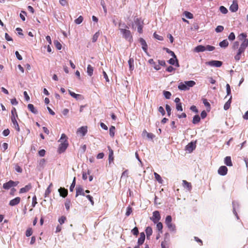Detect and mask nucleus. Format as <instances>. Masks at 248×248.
Segmentation results:
<instances>
[{
	"mask_svg": "<svg viewBox=\"0 0 248 248\" xmlns=\"http://www.w3.org/2000/svg\"><path fill=\"white\" fill-rule=\"evenodd\" d=\"M93 68L91 65H88L87 66V72L90 76H92L93 74Z\"/></svg>",
	"mask_w": 248,
	"mask_h": 248,
	"instance_id": "nucleus-32",
	"label": "nucleus"
},
{
	"mask_svg": "<svg viewBox=\"0 0 248 248\" xmlns=\"http://www.w3.org/2000/svg\"><path fill=\"white\" fill-rule=\"evenodd\" d=\"M205 47V50H208L209 51H211L214 50L215 49V47L213 46L207 45Z\"/></svg>",
	"mask_w": 248,
	"mask_h": 248,
	"instance_id": "nucleus-56",
	"label": "nucleus"
},
{
	"mask_svg": "<svg viewBox=\"0 0 248 248\" xmlns=\"http://www.w3.org/2000/svg\"><path fill=\"white\" fill-rule=\"evenodd\" d=\"M115 127L114 126H111L109 128V135L111 137H113L115 135Z\"/></svg>",
	"mask_w": 248,
	"mask_h": 248,
	"instance_id": "nucleus-39",
	"label": "nucleus"
},
{
	"mask_svg": "<svg viewBox=\"0 0 248 248\" xmlns=\"http://www.w3.org/2000/svg\"><path fill=\"white\" fill-rule=\"evenodd\" d=\"M18 117H16V116L11 117V121L13 124V127L15 128V129L17 131L19 132L20 129L18 124L17 122L16 119Z\"/></svg>",
	"mask_w": 248,
	"mask_h": 248,
	"instance_id": "nucleus-8",
	"label": "nucleus"
},
{
	"mask_svg": "<svg viewBox=\"0 0 248 248\" xmlns=\"http://www.w3.org/2000/svg\"><path fill=\"white\" fill-rule=\"evenodd\" d=\"M78 195L85 196L84 189L80 186H78L76 187V197H77Z\"/></svg>",
	"mask_w": 248,
	"mask_h": 248,
	"instance_id": "nucleus-18",
	"label": "nucleus"
},
{
	"mask_svg": "<svg viewBox=\"0 0 248 248\" xmlns=\"http://www.w3.org/2000/svg\"><path fill=\"white\" fill-rule=\"evenodd\" d=\"M165 108L168 116H170L171 114V108L170 106L169 105L167 104L166 105Z\"/></svg>",
	"mask_w": 248,
	"mask_h": 248,
	"instance_id": "nucleus-57",
	"label": "nucleus"
},
{
	"mask_svg": "<svg viewBox=\"0 0 248 248\" xmlns=\"http://www.w3.org/2000/svg\"><path fill=\"white\" fill-rule=\"evenodd\" d=\"M71 205V202L69 200L67 199L65 202V206L67 211H68L70 209V207Z\"/></svg>",
	"mask_w": 248,
	"mask_h": 248,
	"instance_id": "nucleus-48",
	"label": "nucleus"
},
{
	"mask_svg": "<svg viewBox=\"0 0 248 248\" xmlns=\"http://www.w3.org/2000/svg\"><path fill=\"white\" fill-rule=\"evenodd\" d=\"M54 44L56 47L58 49L60 50L62 49V45L57 40H55L54 41Z\"/></svg>",
	"mask_w": 248,
	"mask_h": 248,
	"instance_id": "nucleus-42",
	"label": "nucleus"
},
{
	"mask_svg": "<svg viewBox=\"0 0 248 248\" xmlns=\"http://www.w3.org/2000/svg\"><path fill=\"white\" fill-rule=\"evenodd\" d=\"M83 20V17L81 16H80L78 18L75 19V22L77 24H79L81 23H82Z\"/></svg>",
	"mask_w": 248,
	"mask_h": 248,
	"instance_id": "nucleus-46",
	"label": "nucleus"
},
{
	"mask_svg": "<svg viewBox=\"0 0 248 248\" xmlns=\"http://www.w3.org/2000/svg\"><path fill=\"white\" fill-rule=\"evenodd\" d=\"M232 205H233V213L238 218V215H237V214L236 211L235 207H236V206H238V204L237 202H233Z\"/></svg>",
	"mask_w": 248,
	"mask_h": 248,
	"instance_id": "nucleus-40",
	"label": "nucleus"
},
{
	"mask_svg": "<svg viewBox=\"0 0 248 248\" xmlns=\"http://www.w3.org/2000/svg\"><path fill=\"white\" fill-rule=\"evenodd\" d=\"M87 132V127L82 126L79 128L77 130V133L81 134L82 136H84Z\"/></svg>",
	"mask_w": 248,
	"mask_h": 248,
	"instance_id": "nucleus-14",
	"label": "nucleus"
},
{
	"mask_svg": "<svg viewBox=\"0 0 248 248\" xmlns=\"http://www.w3.org/2000/svg\"><path fill=\"white\" fill-rule=\"evenodd\" d=\"M15 170L19 173H21L22 172V168L18 165H16L15 166Z\"/></svg>",
	"mask_w": 248,
	"mask_h": 248,
	"instance_id": "nucleus-64",
	"label": "nucleus"
},
{
	"mask_svg": "<svg viewBox=\"0 0 248 248\" xmlns=\"http://www.w3.org/2000/svg\"><path fill=\"white\" fill-rule=\"evenodd\" d=\"M21 201V198L19 197H17L15 198V199L11 200L9 202V204L11 206H14L15 205H17L20 203Z\"/></svg>",
	"mask_w": 248,
	"mask_h": 248,
	"instance_id": "nucleus-10",
	"label": "nucleus"
},
{
	"mask_svg": "<svg viewBox=\"0 0 248 248\" xmlns=\"http://www.w3.org/2000/svg\"><path fill=\"white\" fill-rule=\"evenodd\" d=\"M132 212V209L130 207H128L127 208L126 212L125 213V215L126 216H129L131 213Z\"/></svg>",
	"mask_w": 248,
	"mask_h": 248,
	"instance_id": "nucleus-60",
	"label": "nucleus"
},
{
	"mask_svg": "<svg viewBox=\"0 0 248 248\" xmlns=\"http://www.w3.org/2000/svg\"><path fill=\"white\" fill-rule=\"evenodd\" d=\"M161 219L159 212L155 211L153 213V216L150 217V219L155 223H157Z\"/></svg>",
	"mask_w": 248,
	"mask_h": 248,
	"instance_id": "nucleus-5",
	"label": "nucleus"
},
{
	"mask_svg": "<svg viewBox=\"0 0 248 248\" xmlns=\"http://www.w3.org/2000/svg\"><path fill=\"white\" fill-rule=\"evenodd\" d=\"M129 70L133 71L134 69V60L133 58H130L128 61Z\"/></svg>",
	"mask_w": 248,
	"mask_h": 248,
	"instance_id": "nucleus-21",
	"label": "nucleus"
},
{
	"mask_svg": "<svg viewBox=\"0 0 248 248\" xmlns=\"http://www.w3.org/2000/svg\"><path fill=\"white\" fill-rule=\"evenodd\" d=\"M154 175L155 179L160 184H162L163 180L162 179L161 176L156 172H154Z\"/></svg>",
	"mask_w": 248,
	"mask_h": 248,
	"instance_id": "nucleus-37",
	"label": "nucleus"
},
{
	"mask_svg": "<svg viewBox=\"0 0 248 248\" xmlns=\"http://www.w3.org/2000/svg\"><path fill=\"white\" fill-rule=\"evenodd\" d=\"M238 5L237 0H233L232 4L230 7V10L232 12H235L238 10Z\"/></svg>",
	"mask_w": 248,
	"mask_h": 248,
	"instance_id": "nucleus-12",
	"label": "nucleus"
},
{
	"mask_svg": "<svg viewBox=\"0 0 248 248\" xmlns=\"http://www.w3.org/2000/svg\"><path fill=\"white\" fill-rule=\"evenodd\" d=\"M32 187V186L31 184H29L26 185L25 187L20 188L19 190L20 193H26L29 191Z\"/></svg>",
	"mask_w": 248,
	"mask_h": 248,
	"instance_id": "nucleus-17",
	"label": "nucleus"
},
{
	"mask_svg": "<svg viewBox=\"0 0 248 248\" xmlns=\"http://www.w3.org/2000/svg\"><path fill=\"white\" fill-rule=\"evenodd\" d=\"M168 229L170 231L175 232L176 231V227L175 225L172 223H170L169 224H166Z\"/></svg>",
	"mask_w": 248,
	"mask_h": 248,
	"instance_id": "nucleus-29",
	"label": "nucleus"
},
{
	"mask_svg": "<svg viewBox=\"0 0 248 248\" xmlns=\"http://www.w3.org/2000/svg\"><path fill=\"white\" fill-rule=\"evenodd\" d=\"M184 15L185 16L186 18H187L188 19H192V18H193V14H191V13L189 12L185 11L184 13Z\"/></svg>",
	"mask_w": 248,
	"mask_h": 248,
	"instance_id": "nucleus-41",
	"label": "nucleus"
},
{
	"mask_svg": "<svg viewBox=\"0 0 248 248\" xmlns=\"http://www.w3.org/2000/svg\"><path fill=\"white\" fill-rule=\"evenodd\" d=\"M68 92L70 95L74 97V98L76 99L77 100L84 99V97L81 94H76L74 92H73L70 90H69Z\"/></svg>",
	"mask_w": 248,
	"mask_h": 248,
	"instance_id": "nucleus-16",
	"label": "nucleus"
},
{
	"mask_svg": "<svg viewBox=\"0 0 248 248\" xmlns=\"http://www.w3.org/2000/svg\"><path fill=\"white\" fill-rule=\"evenodd\" d=\"M165 49H166V52L167 53H168L169 54H170L173 57L176 58V55H175V53H174V52H173L172 51L170 50L168 48H165Z\"/></svg>",
	"mask_w": 248,
	"mask_h": 248,
	"instance_id": "nucleus-61",
	"label": "nucleus"
},
{
	"mask_svg": "<svg viewBox=\"0 0 248 248\" xmlns=\"http://www.w3.org/2000/svg\"><path fill=\"white\" fill-rule=\"evenodd\" d=\"M66 220V217L63 216H62L58 219V221L61 225H62V224H63Z\"/></svg>",
	"mask_w": 248,
	"mask_h": 248,
	"instance_id": "nucleus-45",
	"label": "nucleus"
},
{
	"mask_svg": "<svg viewBox=\"0 0 248 248\" xmlns=\"http://www.w3.org/2000/svg\"><path fill=\"white\" fill-rule=\"evenodd\" d=\"M132 233L134 235H137L139 233V230L137 227H135L131 231Z\"/></svg>",
	"mask_w": 248,
	"mask_h": 248,
	"instance_id": "nucleus-59",
	"label": "nucleus"
},
{
	"mask_svg": "<svg viewBox=\"0 0 248 248\" xmlns=\"http://www.w3.org/2000/svg\"><path fill=\"white\" fill-rule=\"evenodd\" d=\"M182 185L184 187L186 188L188 191H190L192 189V186L191 183L188 182L186 180L182 181Z\"/></svg>",
	"mask_w": 248,
	"mask_h": 248,
	"instance_id": "nucleus-19",
	"label": "nucleus"
},
{
	"mask_svg": "<svg viewBox=\"0 0 248 248\" xmlns=\"http://www.w3.org/2000/svg\"><path fill=\"white\" fill-rule=\"evenodd\" d=\"M218 173L220 175H225L228 172V168L225 166L220 167L218 170Z\"/></svg>",
	"mask_w": 248,
	"mask_h": 248,
	"instance_id": "nucleus-9",
	"label": "nucleus"
},
{
	"mask_svg": "<svg viewBox=\"0 0 248 248\" xmlns=\"http://www.w3.org/2000/svg\"><path fill=\"white\" fill-rule=\"evenodd\" d=\"M170 243L168 241L164 240L161 242V248H169Z\"/></svg>",
	"mask_w": 248,
	"mask_h": 248,
	"instance_id": "nucleus-35",
	"label": "nucleus"
},
{
	"mask_svg": "<svg viewBox=\"0 0 248 248\" xmlns=\"http://www.w3.org/2000/svg\"><path fill=\"white\" fill-rule=\"evenodd\" d=\"M135 24L138 26V31L140 33H142V28L143 25V21L140 18H137L135 20Z\"/></svg>",
	"mask_w": 248,
	"mask_h": 248,
	"instance_id": "nucleus-6",
	"label": "nucleus"
},
{
	"mask_svg": "<svg viewBox=\"0 0 248 248\" xmlns=\"http://www.w3.org/2000/svg\"><path fill=\"white\" fill-rule=\"evenodd\" d=\"M224 163L228 166L231 167L232 166V163L231 156H226L224 159Z\"/></svg>",
	"mask_w": 248,
	"mask_h": 248,
	"instance_id": "nucleus-23",
	"label": "nucleus"
},
{
	"mask_svg": "<svg viewBox=\"0 0 248 248\" xmlns=\"http://www.w3.org/2000/svg\"><path fill=\"white\" fill-rule=\"evenodd\" d=\"M175 62H176V66L178 67L179 66L178 61L176 57H173L169 60V63L172 65H174Z\"/></svg>",
	"mask_w": 248,
	"mask_h": 248,
	"instance_id": "nucleus-30",
	"label": "nucleus"
},
{
	"mask_svg": "<svg viewBox=\"0 0 248 248\" xmlns=\"http://www.w3.org/2000/svg\"><path fill=\"white\" fill-rule=\"evenodd\" d=\"M195 143L193 142H191L186 146V150L191 153L195 149Z\"/></svg>",
	"mask_w": 248,
	"mask_h": 248,
	"instance_id": "nucleus-11",
	"label": "nucleus"
},
{
	"mask_svg": "<svg viewBox=\"0 0 248 248\" xmlns=\"http://www.w3.org/2000/svg\"><path fill=\"white\" fill-rule=\"evenodd\" d=\"M156 229L160 233H162L163 224L160 222L156 223Z\"/></svg>",
	"mask_w": 248,
	"mask_h": 248,
	"instance_id": "nucleus-36",
	"label": "nucleus"
},
{
	"mask_svg": "<svg viewBox=\"0 0 248 248\" xmlns=\"http://www.w3.org/2000/svg\"><path fill=\"white\" fill-rule=\"evenodd\" d=\"M52 186V184L51 183L48 187L47 188V189L46 190L45 193V197H46L48 196L49 194L51 192V187Z\"/></svg>",
	"mask_w": 248,
	"mask_h": 248,
	"instance_id": "nucleus-34",
	"label": "nucleus"
},
{
	"mask_svg": "<svg viewBox=\"0 0 248 248\" xmlns=\"http://www.w3.org/2000/svg\"><path fill=\"white\" fill-rule=\"evenodd\" d=\"M154 37L158 40H160V41H162L163 40V38L162 36H160L159 35H158L157 34H156L155 32L154 33Z\"/></svg>",
	"mask_w": 248,
	"mask_h": 248,
	"instance_id": "nucleus-62",
	"label": "nucleus"
},
{
	"mask_svg": "<svg viewBox=\"0 0 248 248\" xmlns=\"http://www.w3.org/2000/svg\"><path fill=\"white\" fill-rule=\"evenodd\" d=\"M75 185H76V178L75 177L74 178V180L73 181V182L70 187V190L71 191H73V189L75 186Z\"/></svg>",
	"mask_w": 248,
	"mask_h": 248,
	"instance_id": "nucleus-58",
	"label": "nucleus"
},
{
	"mask_svg": "<svg viewBox=\"0 0 248 248\" xmlns=\"http://www.w3.org/2000/svg\"><path fill=\"white\" fill-rule=\"evenodd\" d=\"M220 11L224 14H226L228 13V10L223 6H221L219 7Z\"/></svg>",
	"mask_w": 248,
	"mask_h": 248,
	"instance_id": "nucleus-49",
	"label": "nucleus"
},
{
	"mask_svg": "<svg viewBox=\"0 0 248 248\" xmlns=\"http://www.w3.org/2000/svg\"><path fill=\"white\" fill-rule=\"evenodd\" d=\"M206 64L211 66H214L216 67H219L222 65V62L219 61H211L206 62Z\"/></svg>",
	"mask_w": 248,
	"mask_h": 248,
	"instance_id": "nucleus-7",
	"label": "nucleus"
},
{
	"mask_svg": "<svg viewBox=\"0 0 248 248\" xmlns=\"http://www.w3.org/2000/svg\"><path fill=\"white\" fill-rule=\"evenodd\" d=\"M140 42L141 45L142 46V48L143 50V51L146 53H147L148 46L145 40L142 38H140Z\"/></svg>",
	"mask_w": 248,
	"mask_h": 248,
	"instance_id": "nucleus-13",
	"label": "nucleus"
},
{
	"mask_svg": "<svg viewBox=\"0 0 248 248\" xmlns=\"http://www.w3.org/2000/svg\"><path fill=\"white\" fill-rule=\"evenodd\" d=\"M185 82L186 85L187 86V87H188V89L189 88V87H192L196 84L195 82L193 80L185 81Z\"/></svg>",
	"mask_w": 248,
	"mask_h": 248,
	"instance_id": "nucleus-38",
	"label": "nucleus"
},
{
	"mask_svg": "<svg viewBox=\"0 0 248 248\" xmlns=\"http://www.w3.org/2000/svg\"><path fill=\"white\" fill-rule=\"evenodd\" d=\"M201 118L198 115H195L193 118L192 123L193 124H197L200 122Z\"/></svg>",
	"mask_w": 248,
	"mask_h": 248,
	"instance_id": "nucleus-33",
	"label": "nucleus"
},
{
	"mask_svg": "<svg viewBox=\"0 0 248 248\" xmlns=\"http://www.w3.org/2000/svg\"><path fill=\"white\" fill-rule=\"evenodd\" d=\"M194 50L196 52H203L205 51V47L202 45H199L194 48Z\"/></svg>",
	"mask_w": 248,
	"mask_h": 248,
	"instance_id": "nucleus-22",
	"label": "nucleus"
},
{
	"mask_svg": "<svg viewBox=\"0 0 248 248\" xmlns=\"http://www.w3.org/2000/svg\"><path fill=\"white\" fill-rule=\"evenodd\" d=\"M224 30V27L222 26H218L215 29V31L217 32H221Z\"/></svg>",
	"mask_w": 248,
	"mask_h": 248,
	"instance_id": "nucleus-52",
	"label": "nucleus"
},
{
	"mask_svg": "<svg viewBox=\"0 0 248 248\" xmlns=\"http://www.w3.org/2000/svg\"><path fill=\"white\" fill-rule=\"evenodd\" d=\"M61 142L58 149V152L59 154L63 153L68 146V142L67 141V137L64 134H62L61 137L59 140Z\"/></svg>",
	"mask_w": 248,
	"mask_h": 248,
	"instance_id": "nucleus-1",
	"label": "nucleus"
},
{
	"mask_svg": "<svg viewBox=\"0 0 248 248\" xmlns=\"http://www.w3.org/2000/svg\"><path fill=\"white\" fill-rule=\"evenodd\" d=\"M16 116V117H18V115L16 112V110L15 108H13L11 110V116Z\"/></svg>",
	"mask_w": 248,
	"mask_h": 248,
	"instance_id": "nucleus-51",
	"label": "nucleus"
},
{
	"mask_svg": "<svg viewBox=\"0 0 248 248\" xmlns=\"http://www.w3.org/2000/svg\"><path fill=\"white\" fill-rule=\"evenodd\" d=\"M108 150H109L108 161H109V163H110L111 162H113V160H114L113 151L109 147H108Z\"/></svg>",
	"mask_w": 248,
	"mask_h": 248,
	"instance_id": "nucleus-24",
	"label": "nucleus"
},
{
	"mask_svg": "<svg viewBox=\"0 0 248 248\" xmlns=\"http://www.w3.org/2000/svg\"><path fill=\"white\" fill-rule=\"evenodd\" d=\"M164 95L166 98L167 99H170V96L171 95V93L170 92L168 91H164Z\"/></svg>",
	"mask_w": 248,
	"mask_h": 248,
	"instance_id": "nucleus-55",
	"label": "nucleus"
},
{
	"mask_svg": "<svg viewBox=\"0 0 248 248\" xmlns=\"http://www.w3.org/2000/svg\"><path fill=\"white\" fill-rule=\"evenodd\" d=\"M19 183L18 181L14 182L12 180H10L3 185V188L4 189L8 190L10 188L16 186Z\"/></svg>",
	"mask_w": 248,
	"mask_h": 248,
	"instance_id": "nucleus-4",
	"label": "nucleus"
},
{
	"mask_svg": "<svg viewBox=\"0 0 248 248\" xmlns=\"http://www.w3.org/2000/svg\"><path fill=\"white\" fill-rule=\"evenodd\" d=\"M232 96H231L230 99H229V100L224 104V109L225 110H228L230 106H231V100H232Z\"/></svg>",
	"mask_w": 248,
	"mask_h": 248,
	"instance_id": "nucleus-31",
	"label": "nucleus"
},
{
	"mask_svg": "<svg viewBox=\"0 0 248 248\" xmlns=\"http://www.w3.org/2000/svg\"><path fill=\"white\" fill-rule=\"evenodd\" d=\"M99 32H96L93 36V38H92V42L94 43L95 42L97 39H98V38L99 37Z\"/></svg>",
	"mask_w": 248,
	"mask_h": 248,
	"instance_id": "nucleus-47",
	"label": "nucleus"
},
{
	"mask_svg": "<svg viewBox=\"0 0 248 248\" xmlns=\"http://www.w3.org/2000/svg\"><path fill=\"white\" fill-rule=\"evenodd\" d=\"M121 33L123 34V37L129 42H131L133 41V37L131 34V31L126 29H120Z\"/></svg>",
	"mask_w": 248,
	"mask_h": 248,
	"instance_id": "nucleus-3",
	"label": "nucleus"
},
{
	"mask_svg": "<svg viewBox=\"0 0 248 248\" xmlns=\"http://www.w3.org/2000/svg\"><path fill=\"white\" fill-rule=\"evenodd\" d=\"M145 236L144 233L143 232H141L140 233V236L139 238L138 241V243L139 245H141L144 243V240H145Z\"/></svg>",
	"mask_w": 248,
	"mask_h": 248,
	"instance_id": "nucleus-20",
	"label": "nucleus"
},
{
	"mask_svg": "<svg viewBox=\"0 0 248 248\" xmlns=\"http://www.w3.org/2000/svg\"><path fill=\"white\" fill-rule=\"evenodd\" d=\"M247 35L246 33H242L238 36L239 39L242 41L244 40V39H247Z\"/></svg>",
	"mask_w": 248,
	"mask_h": 248,
	"instance_id": "nucleus-44",
	"label": "nucleus"
},
{
	"mask_svg": "<svg viewBox=\"0 0 248 248\" xmlns=\"http://www.w3.org/2000/svg\"><path fill=\"white\" fill-rule=\"evenodd\" d=\"M178 88L179 90H183V91H186V90H188V87H187V86L186 85V83H184L183 82H181L178 86Z\"/></svg>",
	"mask_w": 248,
	"mask_h": 248,
	"instance_id": "nucleus-25",
	"label": "nucleus"
},
{
	"mask_svg": "<svg viewBox=\"0 0 248 248\" xmlns=\"http://www.w3.org/2000/svg\"><path fill=\"white\" fill-rule=\"evenodd\" d=\"M28 108L32 113L34 114H37L38 113L37 109L34 108V106L31 104H29L28 105Z\"/></svg>",
	"mask_w": 248,
	"mask_h": 248,
	"instance_id": "nucleus-27",
	"label": "nucleus"
},
{
	"mask_svg": "<svg viewBox=\"0 0 248 248\" xmlns=\"http://www.w3.org/2000/svg\"><path fill=\"white\" fill-rule=\"evenodd\" d=\"M60 195L63 198H65L68 195V190L64 187H61L58 190Z\"/></svg>",
	"mask_w": 248,
	"mask_h": 248,
	"instance_id": "nucleus-15",
	"label": "nucleus"
},
{
	"mask_svg": "<svg viewBox=\"0 0 248 248\" xmlns=\"http://www.w3.org/2000/svg\"><path fill=\"white\" fill-rule=\"evenodd\" d=\"M145 232L146 233L147 238H149L150 237V236L152 234V233H153L152 228L149 226L147 227L146 228Z\"/></svg>",
	"mask_w": 248,
	"mask_h": 248,
	"instance_id": "nucleus-26",
	"label": "nucleus"
},
{
	"mask_svg": "<svg viewBox=\"0 0 248 248\" xmlns=\"http://www.w3.org/2000/svg\"><path fill=\"white\" fill-rule=\"evenodd\" d=\"M171 221H172L171 217L170 216V215L169 216H167L166 217V219H165V223H166V224L171 223Z\"/></svg>",
	"mask_w": 248,
	"mask_h": 248,
	"instance_id": "nucleus-53",
	"label": "nucleus"
},
{
	"mask_svg": "<svg viewBox=\"0 0 248 248\" xmlns=\"http://www.w3.org/2000/svg\"><path fill=\"white\" fill-rule=\"evenodd\" d=\"M144 133H145V134H146L147 135V137L149 139H153L155 137V135L153 133H148L146 131V130H144L143 131V134H144Z\"/></svg>",
	"mask_w": 248,
	"mask_h": 248,
	"instance_id": "nucleus-43",
	"label": "nucleus"
},
{
	"mask_svg": "<svg viewBox=\"0 0 248 248\" xmlns=\"http://www.w3.org/2000/svg\"><path fill=\"white\" fill-rule=\"evenodd\" d=\"M239 46V43L238 41H235L233 44L232 48L233 49H236L238 48Z\"/></svg>",
	"mask_w": 248,
	"mask_h": 248,
	"instance_id": "nucleus-63",
	"label": "nucleus"
},
{
	"mask_svg": "<svg viewBox=\"0 0 248 248\" xmlns=\"http://www.w3.org/2000/svg\"><path fill=\"white\" fill-rule=\"evenodd\" d=\"M32 234V230L31 228H28L26 232V235L27 237L30 236Z\"/></svg>",
	"mask_w": 248,
	"mask_h": 248,
	"instance_id": "nucleus-50",
	"label": "nucleus"
},
{
	"mask_svg": "<svg viewBox=\"0 0 248 248\" xmlns=\"http://www.w3.org/2000/svg\"><path fill=\"white\" fill-rule=\"evenodd\" d=\"M219 45L221 47L226 48L228 46L229 43L227 39H225L220 42L219 44Z\"/></svg>",
	"mask_w": 248,
	"mask_h": 248,
	"instance_id": "nucleus-28",
	"label": "nucleus"
},
{
	"mask_svg": "<svg viewBox=\"0 0 248 248\" xmlns=\"http://www.w3.org/2000/svg\"><path fill=\"white\" fill-rule=\"evenodd\" d=\"M248 39H244L240 45L236 55L234 56V59L236 61H238L241 58V54L243 53L248 46Z\"/></svg>",
	"mask_w": 248,
	"mask_h": 248,
	"instance_id": "nucleus-2",
	"label": "nucleus"
},
{
	"mask_svg": "<svg viewBox=\"0 0 248 248\" xmlns=\"http://www.w3.org/2000/svg\"><path fill=\"white\" fill-rule=\"evenodd\" d=\"M235 38V35L234 34V33L233 32H231L229 36H228V39L230 41H233Z\"/></svg>",
	"mask_w": 248,
	"mask_h": 248,
	"instance_id": "nucleus-54",
	"label": "nucleus"
}]
</instances>
